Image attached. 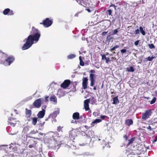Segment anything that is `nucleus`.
Listing matches in <instances>:
<instances>
[{
    "label": "nucleus",
    "mask_w": 157,
    "mask_h": 157,
    "mask_svg": "<svg viewBox=\"0 0 157 157\" xmlns=\"http://www.w3.org/2000/svg\"><path fill=\"white\" fill-rule=\"evenodd\" d=\"M59 111L58 110L54 111L52 113L50 114L48 116V118H51L52 122H55L56 120L55 118L57 116V115L59 113Z\"/></svg>",
    "instance_id": "obj_5"
},
{
    "label": "nucleus",
    "mask_w": 157,
    "mask_h": 157,
    "mask_svg": "<svg viewBox=\"0 0 157 157\" xmlns=\"http://www.w3.org/2000/svg\"><path fill=\"white\" fill-rule=\"evenodd\" d=\"M71 123H75V121H74L73 120H72L71 121Z\"/></svg>",
    "instance_id": "obj_57"
},
{
    "label": "nucleus",
    "mask_w": 157,
    "mask_h": 157,
    "mask_svg": "<svg viewBox=\"0 0 157 157\" xmlns=\"http://www.w3.org/2000/svg\"><path fill=\"white\" fill-rule=\"evenodd\" d=\"M51 119V118H48H48H46V119H45V121H48V119Z\"/></svg>",
    "instance_id": "obj_60"
},
{
    "label": "nucleus",
    "mask_w": 157,
    "mask_h": 157,
    "mask_svg": "<svg viewBox=\"0 0 157 157\" xmlns=\"http://www.w3.org/2000/svg\"><path fill=\"white\" fill-rule=\"evenodd\" d=\"M155 58V56H152L151 57L149 56L147 58H145V59H146V60H145V61H144V62H145V61L147 62L148 61H151Z\"/></svg>",
    "instance_id": "obj_23"
},
{
    "label": "nucleus",
    "mask_w": 157,
    "mask_h": 157,
    "mask_svg": "<svg viewBox=\"0 0 157 157\" xmlns=\"http://www.w3.org/2000/svg\"><path fill=\"white\" fill-rule=\"evenodd\" d=\"M109 55V53L108 52H106L105 55Z\"/></svg>",
    "instance_id": "obj_62"
},
{
    "label": "nucleus",
    "mask_w": 157,
    "mask_h": 157,
    "mask_svg": "<svg viewBox=\"0 0 157 157\" xmlns=\"http://www.w3.org/2000/svg\"><path fill=\"white\" fill-rule=\"evenodd\" d=\"M111 59H113V60H116V58L115 57H113L111 58Z\"/></svg>",
    "instance_id": "obj_54"
},
{
    "label": "nucleus",
    "mask_w": 157,
    "mask_h": 157,
    "mask_svg": "<svg viewBox=\"0 0 157 157\" xmlns=\"http://www.w3.org/2000/svg\"><path fill=\"white\" fill-rule=\"evenodd\" d=\"M90 73H95V71L94 70H91L90 71Z\"/></svg>",
    "instance_id": "obj_53"
},
{
    "label": "nucleus",
    "mask_w": 157,
    "mask_h": 157,
    "mask_svg": "<svg viewBox=\"0 0 157 157\" xmlns=\"http://www.w3.org/2000/svg\"><path fill=\"white\" fill-rule=\"evenodd\" d=\"M71 83V82L70 80H65L63 83L61 84V86L64 89H66L68 87Z\"/></svg>",
    "instance_id": "obj_8"
},
{
    "label": "nucleus",
    "mask_w": 157,
    "mask_h": 157,
    "mask_svg": "<svg viewBox=\"0 0 157 157\" xmlns=\"http://www.w3.org/2000/svg\"><path fill=\"white\" fill-rule=\"evenodd\" d=\"M79 59L80 61V60H82L81 56H80L79 57Z\"/></svg>",
    "instance_id": "obj_56"
},
{
    "label": "nucleus",
    "mask_w": 157,
    "mask_h": 157,
    "mask_svg": "<svg viewBox=\"0 0 157 157\" xmlns=\"http://www.w3.org/2000/svg\"><path fill=\"white\" fill-rule=\"evenodd\" d=\"M90 102V99H87L84 100V109L86 111H88L90 110L89 107V103Z\"/></svg>",
    "instance_id": "obj_11"
},
{
    "label": "nucleus",
    "mask_w": 157,
    "mask_h": 157,
    "mask_svg": "<svg viewBox=\"0 0 157 157\" xmlns=\"http://www.w3.org/2000/svg\"><path fill=\"white\" fill-rule=\"evenodd\" d=\"M101 57H102V59L103 60L104 59H106V57L105 56V55L104 54H101Z\"/></svg>",
    "instance_id": "obj_43"
},
{
    "label": "nucleus",
    "mask_w": 157,
    "mask_h": 157,
    "mask_svg": "<svg viewBox=\"0 0 157 157\" xmlns=\"http://www.w3.org/2000/svg\"><path fill=\"white\" fill-rule=\"evenodd\" d=\"M15 60L14 57L13 56H10L7 57L5 60L3 61L2 58H0V64L5 66H10L13 62Z\"/></svg>",
    "instance_id": "obj_2"
},
{
    "label": "nucleus",
    "mask_w": 157,
    "mask_h": 157,
    "mask_svg": "<svg viewBox=\"0 0 157 157\" xmlns=\"http://www.w3.org/2000/svg\"><path fill=\"white\" fill-rule=\"evenodd\" d=\"M140 30V32L143 35H144L145 34V31L143 30V28L142 27L140 26L139 28Z\"/></svg>",
    "instance_id": "obj_26"
},
{
    "label": "nucleus",
    "mask_w": 157,
    "mask_h": 157,
    "mask_svg": "<svg viewBox=\"0 0 157 157\" xmlns=\"http://www.w3.org/2000/svg\"><path fill=\"white\" fill-rule=\"evenodd\" d=\"M56 98L55 96L51 97L50 98V100L51 101L55 102L56 101Z\"/></svg>",
    "instance_id": "obj_27"
},
{
    "label": "nucleus",
    "mask_w": 157,
    "mask_h": 157,
    "mask_svg": "<svg viewBox=\"0 0 157 157\" xmlns=\"http://www.w3.org/2000/svg\"><path fill=\"white\" fill-rule=\"evenodd\" d=\"M118 32L117 29H116L114 30V31L113 32V34L114 35L116 34H117Z\"/></svg>",
    "instance_id": "obj_42"
},
{
    "label": "nucleus",
    "mask_w": 157,
    "mask_h": 157,
    "mask_svg": "<svg viewBox=\"0 0 157 157\" xmlns=\"http://www.w3.org/2000/svg\"><path fill=\"white\" fill-rule=\"evenodd\" d=\"M110 35H108V36H107V39H107V40H110V39H109V37H110Z\"/></svg>",
    "instance_id": "obj_55"
},
{
    "label": "nucleus",
    "mask_w": 157,
    "mask_h": 157,
    "mask_svg": "<svg viewBox=\"0 0 157 157\" xmlns=\"http://www.w3.org/2000/svg\"><path fill=\"white\" fill-rule=\"evenodd\" d=\"M53 23V20L49 18H46L43 20L42 22L40 23L43 25L45 28H47L50 26Z\"/></svg>",
    "instance_id": "obj_4"
},
{
    "label": "nucleus",
    "mask_w": 157,
    "mask_h": 157,
    "mask_svg": "<svg viewBox=\"0 0 157 157\" xmlns=\"http://www.w3.org/2000/svg\"><path fill=\"white\" fill-rule=\"evenodd\" d=\"M75 55L74 54H70L68 55L67 56V58L68 59H72L75 58Z\"/></svg>",
    "instance_id": "obj_24"
},
{
    "label": "nucleus",
    "mask_w": 157,
    "mask_h": 157,
    "mask_svg": "<svg viewBox=\"0 0 157 157\" xmlns=\"http://www.w3.org/2000/svg\"><path fill=\"white\" fill-rule=\"evenodd\" d=\"M48 155L49 157H55L53 153L51 152H49Z\"/></svg>",
    "instance_id": "obj_34"
},
{
    "label": "nucleus",
    "mask_w": 157,
    "mask_h": 157,
    "mask_svg": "<svg viewBox=\"0 0 157 157\" xmlns=\"http://www.w3.org/2000/svg\"><path fill=\"white\" fill-rule=\"evenodd\" d=\"M155 123H152L151 124H150L146 128L150 131H151V132L149 134V135H150L151 134L153 135L155 133V131H154V130L155 129V128L153 127L152 126L154 125L153 124H155Z\"/></svg>",
    "instance_id": "obj_10"
},
{
    "label": "nucleus",
    "mask_w": 157,
    "mask_h": 157,
    "mask_svg": "<svg viewBox=\"0 0 157 157\" xmlns=\"http://www.w3.org/2000/svg\"><path fill=\"white\" fill-rule=\"evenodd\" d=\"M88 79L87 77H83L82 78V86L84 89H86L87 88Z\"/></svg>",
    "instance_id": "obj_12"
},
{
    "label": "nucleus",
    "mask_w": 157,
    "mask_h": 157,
    "mask_svg": "<svg viewBox=\"0 0 157 157\" xmlns=\"http://www.w3.org/2000/svg\"><path fill=\"white\" fill-rule=\"evenodd\" d=\"M41 98H39L36 100L33 103V105L35 107L37 108H40L41 105Z\"/></svg>",
    "instance_id": "obj_7"
},
{
    "label": "nucleus",
    "mask_w": 157,
    "mask_h": 157,
    "mask_svg": "<svg viewBox=\"0 0 157 157\" xmlns=\"http://www.w3.org/2000/svg\"><path fill=\"white\" fill-rule=\"evenodd\" d=\"M126 50L125 49H121L120 51L121 52L122 54L125 53L126 52Z\"/></svg>",
    "instance_id": "obj_37"
},
{
    "label": "nucleus",
    "mask_w": 157,
    "mask_h": 157,
    "mask_svg": "<svg viewBox=\"0 0 157 157\" xmlns=\"http://www.w3.org/2000/svg\"><path fill=\"white\" fill-rule=\"evenodd\" d=\"M148 45L149 48L150 49H154L155 48V46L153 44H149Z\"/></svg>",
    "instance_id": "obj_31"
},
{
    "label": "nucleus",
    "mask_w": 157,
    "mask_h": 157,
    "mask_svg": "<svg viewBox=\"0 0 157 157\" xmlns=\"http://www.w3.org/2000/svg\"><path fill=\"white\" fill-rule=\"evenodd\" d=\"M107 116L105 115H101L100 116V117L102 119H104L105 118L107 117Z\"/></svg>",
    "instance_id": "obj_48"
},
{
    "label": "nucleus",
    "mask_w": 157,
    "mask_h": 157,
    "mask_svg": "<svg viewBox=\"0 0 157 157\" xmlns=\"http://www.w3.org/2000/svg\"><path fill=\"white\" fill-rule=\"evenodd\" d=\"M108 33V32L104 31L102 33V35L103 36H105Z\"/></svg>",
    "instance_id": "obj_47"
},
{
    "label": "nucleus",
    "mask_w": 157,
    "mask_h": 157,
    "mask_svg": "<svg viewBox=\"0 0 157 157\" xmlns=\"http://www.w3.org/2000/svg\"><path fill=\"white\" fill-rule=\"evenodd\" d=\"M49 97L48 96H46L45 98V102H47L48 101V98Z\"/></svg>",
    "instance_id": "obj_50"
},
{
    "label": "nucleus",
    "mask_w": 157,
    "mask_h": 157,
    "mask_svg": "<svg viewBox=\"0 0 157 157\" xmlns=\"http://www.w3.org/2000/svg\"><path fill=\"white\" fill-rule=\"evenodd\" d=\"M146 98L147 99H148L149 98V97H145L144 98Z\"/></svg>",
    "instance_id": "obj_63"
},
{
    "label": "nucleus",
    "mask_w": 157,
    "mask_h": 157,
    "mask_svg": "<svg viewBox=\"0 0 157 157\" xmlns=\"http://www.w3.org/2000/svg\"><path fill=\"white\" fill-rule=\"evenodd\" d=\"M156 98L155 97H154L153 99H152V100L150 102V104H152L154 103L156 101Z\"/></svg>",
    "instance_id": "obj_30"
},
{
    "label": "nucleus",
    "mask_w": 157,
    "mask_h": 157,
    "mask_svg": "<svg viewBox=\"0 0 157 157\" xmlns=\"http://www.w3.org/2000/svg\"><path fill=\"white\" fill-rule=\"evenodd\" d=\"M107 12L108 13V14L109 15H112V10L110 9H109L108 10Z\"/></svg>",
    "instance_id": "obj_40"
},
{
    "label": "nucleus",
    "mask_w": 157,
    "mask_h": 157,
    "mask_svg": "<svg viewBox=\"0 0 157 157\" xmlns=\"http://www.w3.org/2000/svg\"><path fill=\"white\" fill-rule=\"evenodd\" d=\"M31 35H29L27 38H25L26 43L22 47V50H24L30 48L34 43V42L36 43L39 40L40 36V32L37 29L32 27V30L31 32Z\"/></svg>",
    "instance_id": "obj_1"
},
{
    "label": "nucleus",
    "mask_w": 157,
    "mask_h": 157,
    "mask_svg": "<svg viewBox=\"0 0 157 157\" xmlns=\"http://www.w3.org/2000/svg\"><path fill=\"white\" fill-rule=\"evenodd\" d=\"M28 130V128L27 127H25L24 128L23 131L27 132Z\"/></svg>",
    "instance_id": "obj_46"
},
{
    "label": "nucleus",
    "mask_w": 157,
    "mask_h": 157,
    "mask_svg": "<svg viewBox=\"0 0 157 157\" xmlns=\"http://www.w3.org/2000/svg\"><path fill=\"white\" fill-rule=\"evenodd\" d=\"M63 128V127H61L60 126H59L57 127V130L59 132H60V131L62 132V128Z\"/></svg>",
    "instance_id": "obj_32"
},
{
    "label": "nucleus",
    "mask_w": 157,
    "mask_h": 157,
    "mask_svg": "<svg viewBox=\"0 0 157 157\" xmlns=\"http://www.w3.org/2000/svg\"><path fill=\"white\" fill-rule=\"evenodd\" d=\"M73 119L74 120H78L79 119V113L78 112L73 113L72 115Z\"/></svg>",
    "instance_id": "obj_17"
},
{
    "label": "nucleus",
    "mask_w": 157,
    "mask_h": 157,
    "mask_svg": "<svg viewBox=\"0 0 157 157\" xmlns=\"http://www.w3.org/2000/svg\"><path fill=\"white\" fill-rule=\"evenodd\" d=\"M75 122L76 124L78 123H79L80 124H82L83 123V120H78L77 121H75Z\"/></svg>",
    "instance_id": "obj_33"
},
{
    "label": "nucleus",
    "mask_w": 157,
    "mask_h": 157,
    "mask_svg": "<svg viewBox=\"0 0 157 157\" xmlns=\"http://www.w3.org/2000/svg\"><path fill=\"white\" fill-rule=\"evenodd\" d=\"M125 124L128 126H130V125L132 124L133 123V121L132 119H127L125 121Z\"/></svg>",
    "instance_id": "obj_18"
},
{
    "label": "nucleus",
    "mask_w": 157,
    "mask_h": 157,
    "mask_svg": "<svg viewBox=\"0 0 157 157\" xmlns=\"http://www.w3.org/2000/svg\"><path fill=\"white\" fill-rule=\"evenodd\" d=\"M39 134L41 136H42L43 135V134L42 133L40 132L39 133Z\"/></svg>",
    "instance_id": "obj_58"
},
{
    "label": "nucleus",
    "mask_w": 157,
    "mask_h": 157,
    "mask_svg": "<svg viewBox=\"0 0 157 157\" xmlns=\"http://www.w3.org/2000/svg\"><path fill=\"white\" fill-rule=\"evenodd\" d=\"M77 82H73V87H74L75 88V87L77 85Z\"/></svg>",
    "instance_id": "obj_49"
},
{
    "label": "nucleus",
    "mask_w": 157,
    "mask_h": 157,
    "mask_svg": "<svg viewBox=\"0 0 157 157\" xmlns=\"http://www.w3.org/2000/svg\"><path fill=\"white\" fill-rule=\"evenodd\" d=\"M14 111L15 112V113H16V114H18V113L17 111V110L14 109Z\"/></svg>",
    "instance_id": "obj_52"
},
{
    "label": "nucleus",
    "mask_w": 157,
    "mask_h": 157,
    "mask_svg": "<svg viewBox=\"0 0 157 157\" xmlns=\"http://www.w3.org/2000/svg\"><path fill=\"white\" fill-rule=\"evenodd\" d=\"M96 89V86L95 87H94L93 88V90H95Z\"/></svg>",
    "instance_id": "obj_61"
},
{
    "label": "nucleus",
    "mask_w": 157,
    "mask_h": 157,
    "mask_svg": "<svg viewBox=\"0 0 157 157\" xmlns=\"http://www.w3.org/2000/svg\"><path fill=\"white\" fill-rule=\"evenodd\" d=\"M46 108V106H42V110L40 111L37 114V116L39 118H42L44 117L45 113V110L44 109Z\"/></svg>",
    "instance_id": "obj_6"
},
{
    "label": "nucleus",
    "mask_w": 157,
    "mask_h": 157,
    "mask_svg": "<svg viewBox=\"0 0 157 157\" xmlns=\"http://www.w3.org/2000/svg\"><path fill=\"white\" fill-rule=\"evenodd\" d=\"M123 137L125 139V141H127L128 138V136L126 134H124L123 136Z\"/></svg>",
    "instance_id": "obj_36"
},
{
    "label": "nucleus",
    "mask_w": 157,
    "mask_h": 157,
    "mask_svg": "<svg viewBox=\"0 0 157 157\" xmlns=\"http://www.w3.org/2000/svg\"><path fill=\"white\" fill-rule=\"evenodd\" d=\"M94 75L90 73V86H93L95 83V80L94 79Z\"/></svg>",
    "instance_id": "obj_15"
},
{
    "label": "nucleus",
    "mask_w": 157,
    "mask_h": 157,
    "mask_svg": "<svg viewBox=\"0 0 157 157\" xmlns=\"http://www.w3.org/2000/svg\"><path fill=\"white\" fill-rule=\"evenodd\" d=\"M101 121V119H96L92 122L91 124V127H94V124L96 123H98L100 122Z\"/></svg>",
    "instance_id": "obj_20"
},
{
    "label": "nucleus",
    "mask_w": 157,
    "mask_h": 157,
    "mask_svg": "<svg viewBox=\"0 0 157 157\" xmlns=\"http://www.w3.org/2000/svg\"><path fill=\"white\" fill-rule=\"evenodd\" d=\"M32 119V123L33 124L35 125L37 123V118L36 117H30V120Z\"/></svg>",
    "instance_id": "obj_21"
},
{
    "label": "nucleus",
    "mask_w": 157,
    "mask_h": 157,
    "mask_svg": "<svg viewBox=\"0 0 157 157\" xmlns=\"http://www.w3.org/2000/svg\"><path fill=\"white\" fill-rule=\"evenodd\" d=\"M127 70L128 71H131L132 72H133L134 71V69L132 67H131L129 68H127Z\"/></svg>",
    "instance_id": "obj_29"
},
{
    "label": "nucleus",
    "mask_w": 157,
    "mask_h": 157,
    "mask_svg": "<svg viewBox=\"0 0 157 157\" xmlns=\"http://www.w3.org/2000/svg\"><path fill=\"white\" fill-rule=\"evenodd\" d=\"M69 134V136H70L71 137L73 138L75 137V132L73 131H72L70 132Z\"/></svg>",
    "instance_id": "obj_25"
},
{
    "label": "nucleus",
    "mask_w": 157,
    "mask_h": 157,
    "mask_svg": "<svg viewBox=\"0 0 157 157\" xmlns=\"http://www.w3.org/2000/svg\"><path fill=\"white\" fill-rule=\"evenodd\" d=\"M79 64L81 66H83L84 65V62L82 60H80Z\"/></svg>",
    "instance_id": "obj_41"
},
{
    "label": "nucleus",
    "mask_w": 157,
    "mask_h": 157,
    "mask_svg": "<svg viewBox=\"0 0 157 157\" xmlns=\"http://www.w3.org/2000/svg\"><path fill=\"white\" fill-rule=\"evenodd\" d=\"M118 96H117L115 98H113V104L116 105L117 104H118L119 103V101L118 98Z\"/></svg>",
    "instance_id": "obj_19"
},
{
    "label": "nucleus",
    "mask_w": 157,
    "mask_h": 157,
    "mask_svg": "<svg viewBox=\"0 0 157 157\" xmlns=\"http://www.w3.org/2000/svg\"><path fill=\"white\" fill-rule=\"evenodd\" d=\"M152 113V112L151 109H149L145 110L144 112L142 114L141 116L142 120L143 121L147 120L148 119L150 118Z\"/></svg>",
    "instance_id": "obj_3"
},
{
    "label": "nucleus",
    "mask_w": 157,
    "mask_h": 157,
    "mask_svg": "<svg viewBox=\"0 0 157 157\" xmlns=\"http://www.w3.org/2000/svg\"><path fill=\"white\" fill-rule=\"evenodd\" d=\"M4 15H13L14 14V13L12 10H11L9 8L5 9L3 12Z\"/></svg>",
    "instance_id": "obj_9"
},
{
    "label": "nucleus",
    "mask_w": 157,
    "mask_h": 157,
    "mask_svg": "<svg viewBox=\"0 0 157 157\" xmlns=\"http://www.w3.org/2000/svg\"><path fill=\"white\" fill-rule=\"evenodd\" d=\"M84 127H85L86 128H87V129L88 128V126H87V125H85V126H84Z\"/></svg>",
    "instance_id": "obj_59"
},
{
    "label": "nucleus",
    "mask_w": 157,
    "mask_h": 157,
    "mask_svg": "<svg viewBox=\"0 0 157 157\" xmlns=\"http://www.w3.org/2000/svg\"><path fill=\"white\" fill-rule=\"evenodd\" d=\"M119 46L118 45H116L112 48L110 49V51L111 52H113V51L116 48H119Z\"/></svg>",
    "instance_id": "obj_28"
},
{
    "label": "nucleus",
    "mask_w": 157,
    "mask_h": 157,
    "mask_svg": "<svg viewBox=\"0 0 157 157\" xmlns=\"http://www.w3.org/2000/svg\"><path fill=\"white\" fill-rule=\"evenodd\" d=\"M16 119L10 118L8 120V124L13 127H14L16 124Z\"/></svg>",
    "instance_id": "obj_13"
},
{
    "label": "nucleus",
    "mask_w": 157,
    "mask_h": 157,
    "mask_svg": "<svg viewBox=\"0 0 157 157\" xmlns=\"http://www.w3.org/2000/svg\"><path fill=\"white\" fill-rule=\"evenodd\" d=\"M86 10H87L89 13H90L91 11V10H90L88 9H86Z\"/></svg>",
    "instance_id": "obj_51"
},
{
    "label": "nucleus",
    "mask_w": 157,
    "mask_h": 157,
    "mask_svg": "<svg viewBox=\"0 0 157 157\" xmlns=\"http://www.w3.org/2000/svg\"><path fill=\"white\" fill-rule=\"evenodd\" d=\"M105 59L106 60L105 62L106 63H108L110 61L109 58H106V59Z\"/></svg>",
    "instance_id": "obj_44"
},
{
    "label": "nucleus",
    "mask_w": 157,
    "mask_h": 157,
    "mask_svg": "<svg viewBox=\"0 0 157 157\" xmlns=\"http://www.w3.org/2000/svg\"><path fill=\"white\" fill-rule=\"evenodd\" d=\"M139 40H137L135 41L134 43L135 45L136 46L138 45L139 44Z\"/></svg>",
    "instance_id": "obj_45"
},
{
    "label": "nucleus",
    "mask_w": 157,
    "mask_h": 157,
    "mask_svg": "<svg viewBox=\"0 0 157 157\" xmlns=\"http://www.w3.org/2000/svg\"><path fill=\"white\" fill-rule=\"evenodd\" d=\"M76 1L78 4L81 6H84V5H86L85 2L83 0H76Z\"/></svg>",
    "instance_id": "obj_22"
},
{
    "label": "nucleus",
    "mask_w": 157,
    "mask_h": 157,
    "mask_svg": "<svg viewBox=\"0 0 157 157\" xmlns=\"http://www.w3.org/2000/svg\"><path fill=\"white\" fill-rule=\"evenodd\" d=\"M136 139V137H134L131 138L128 140V143L127 145V147L130 145H132V144L134 142Z\"/></svg>",
    "instance_id": "obj_16"
},
{
    "label": "nucleus",
    "mask_w": 157,
    "mask_h": 157,
    "mask_svg": "<svg viewBox=\"0 0 157 157\" xmlns=\"http://www.w3.org/2000/svg\"><path fill=\"white\" fill-rule=\"evenodd\" d=\"M25 114L26 118L28 121L30 120V117L32 114V111L31 110L28 109L27 108L25 109Z\"/></svg>",
    "instance_id": "obj_14"
},
{
    "label": "nucleus",
    "mask_w": 157,
    "mask_h": 157,
    "mask_svg": "<svg viewBox=\"0 0 157 157\" xmlns=\"http://www.w3.org/2000/svg\"><path fill=\"white\" fill-rule=\"evenodd\" d=\"M88 142L87 140H86V141H85V142H86V144H87V142Z\"/></svg>",
    "instance_id": "obj_64"
},
{
    "label": "nucleus",
    "mask_w": 157,
    "mask_h": 157,
    "mask_svg": "<svg viewBox=\"0 0 157 157\" xmlns=\"http://www.w3.org/2000/svg\"><path fill=\"white\" fill-rule=\"evenodd\" d=\"M130 34H135V31H134V29L132 28L131 30H130Z\"/></svg>",
    "instance_id": "obj_35"
},
{
    "label": "nucleus",
    "mask_w": 157,
    "mask_h": 157,
    "mask_svg": "<svg viewBox=\"0 0 157 157\" xmlns=\"http://www.w3.org/2000/svg\"><path fill=\"white\" fill-rule=\"evenodd\" d=\"M109 7H113L115 10L116 9L117 6H116L114 4H112V3H111L110 5L109 6Z\"/></svg>",
    "instance_id": "obj_38"
},
{
    "label": "nucleus",
    "mask_w": 157,
    "mask_h": 157,
    "mask_svg": "<svg viewBox=\"0 0 157 157\" xmlns=\"http://www.w3.org/2000/svg\"><path fill=\"white\" fill-rule=\"evenodd\" d=\"M140 31V30H139V29H137L135 31V34L136 35L139 33Z\"/></svg>",
    "instance_id": "obj_39"
}]
</instances>
